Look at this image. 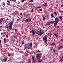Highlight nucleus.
<instances>
[{"mask_svg": "<svg viewBox=\"0 0 63 63\" xmlns=\"http://www.w3.org/2000/svg\"><path fill=\"white\" fill-rule=\"evenodd\" d=\"M43 31V30L41 29L40 31H38L36 32V34H37V35H38V36H41L43 34L45 33V32H42Z\"/></svg>", "mask_w": 63, "mask_h": 63, "instance_id": "f257e3e1", "label": "nucleus"}, {"mask_svg": "<svg viewBox=\"0 0 63 63\" xmlns=\"http://www.w3.org/2000/svg\"><path fill=\"white\" fill-rule=\"evenodd\" d=\"M13 22H10L9 23V29L11 30L12 29V26H13Z\"/></svg>", "mask_w": 63, "mask_h": 63, "instance_id": "f03ea898", "label": "nucleus"}, {"mask_svg": "<svg viewBox=\"0 0 63 63\" xmlns=\"http://www.w3.org/2000/svg\"><path fill=\"white\" fill-rule=\"evenodd\" d=\"M42 56L41 55L39 54H37L36 55V58L37 59H39L41 58V57Z\"/></svg>", "mask_w": 63, "mask_h": 63, "instance_id": "7ed1b4c3", "label": "nucleus"}, {"mask_svg": "<svg viewBox=\"0 0 63 63\" xmlns=\"http://www.w3.org/2000/svg\"><path fill=\"white\" fill-rule=\"evenodd\" d=\"M25 47L26 48H28V49H29L30 48V46L29 45L26 44L25 45Z\"/></svg>", "mask_w": 63, "mask_h": 63, "instance_id": "20e7f679", "label": "nucleus"}, {"mask_svg": "<svg viewBox=\"0 0 63 63\" xmlns=\"http://www.w3.org/2000/svg\"><path fill=\"white\" fill-rule=\"evenodd\" d=\"M55 22H57V23H58V22L60 21L59 19L57 18V17L55 18Z\"/></svg>", "mask_w": 63, "mask_h": 63, "instance_id": "39448f33", "label": "nucleus"}, {"mask_svg": "<svg viewBox=\"0 0 63 63\" xmlns=\"http://www.w3.org/2000/svg\"><path fill=\"white\" fill-rule=\"evenodd\" d=\"M47 37H44L43 38V40L44 41H45V42H47Z\"/></svg>", "mask_w": 63, "mask_h": 63, "instance_id": "423d86ee", "label": "nucleus"}, {"mask_svg": "<svg viewBox=\"0 0 63 63\" xmlns=\"http://www.w3.org/2000/svg\"><path fill=\"white\" fill-rule=\"evenodd\" d=\"M4 21H5V19L4 18H1L0 20V23H1L2 22H4Z\"/></svg>", "mask_w": 63, "mask_h": 63, "instance_id": "0eeeda50", "label": "nucleus"}, {"mask_svg": "<svg viewBox=\"0 0 63 63\" xmlns=\"http://www.w3.org/2000/svg\"><path fill=\"white\" fill-rule=\"evenodd\" d=\"M62 48H63V45L61 46L58 47L57 48V50H60V49H61Z\"/></svg>", "mask_w": 63, "mask_h": 63, "instance_id": "6e6552de", "label": "nucleus"}, {"mask_svg": "<svg viewBox=\"0 0 63 63\" xmlns=\"http://www.w3.org/2000/svg\"><path fill=\"white\" fill-rule=\"evenodd\" d=\"M31 32L32 33V34L33 35H35V34H36V32L34 30H32L31 31Z\"/></svg>", "mask_w": 63, "mask_h": 63, "instance_id": "1a4fd4ad", "label": "nucleus"}, {"mask_svg": "<svg viewBox=\"0 0 63 63\" xmlns=\"http://www.w3.org/2000/svg\"><path fill=\"white\" fill-rule=\"evenodd\" d=\"M7 2L8 3H7L6 4L8 5H10V1L9 0H7Z\"/></svg>", "mask_w": 63, "mask_h": 63, "instance_id": "9d476101", "label": "nucleus"}, {"mask_svg": "<svg viewBox=\"0 0 63 63\" xmlns=\"http://www.w3.org/2000/svg\"><path fill=\"white\" fill-rule=\"evenodd\" d=\"M39 8H40V9H41V6L37 7H36L35 8V9L36 10H38V9H39Z\"/></svg>", "mask_w": 63, "mask_h": 63, "instance_id": "9b49d317", "label": "nucleus"}, {"mask_svg": "<svg viewBox=\"0 0 63 63\" xmlns=\"http://www.w3.org/2000/svg\"><path fill=\"white\" fill-rule=\"evenodd\" d=\"M55 23H54V26H56L57 25V23H57L56 22H55Z\"/></svg>", "mask_w": 63, "mask_h": 63, "instance_id": "f8f14e48", "label": "nucleus"}, {"mask_svg": "<svg viewBox=\"0 0 63 63\" xmlns=\"http://www.w3.org/2000/svg\"><path fill=\"white\" fill-rule=\"evenodd\" d=\"M51 17H54V15H53L52 14H51Z\"/></svg>", "mask_w": 63, "mask_h": 63, "instance_id": "ddd939ff", "label": "nucleus"}, {"mask_svg": "<svg viewBox=\"0 0 63 63\" xmlns=\"http://www.w3.org/2000/svg\"><path fill=\"white\" fill-rule=\"evenodd\" d=\"M51 22L52 23H54V22H55V21L53 20V21H51Z\"/></svg>", "mask_w": 63, "mask_h": 63, "instance_id": "4468645a", "label": "nucleus"}, {"mask_svg": "<svg viewBox=\"0 0 63 63\" xmlns=\"http://www.w3.org/2000/svg\"><path fill=\"white\" fill-rule=\"evenodd\" d=\"M54 15H55V16H57V13L56 12H54Z\"/></svg>", "mask_w": 63, "mask_h": 63, "instance_id": "2eb2a0df", "label": "nucleus"}, {"mask_svg": "<svg viewBox=\"0 0 63 63\" xmlns=\"http://www.w3.org/2000/svg\"><path fill=\"white\" fill-rule=\"evenodd\" d=\"M54 35L55 36H56L57 38V37L58 36V35L57 34H54Z\"/></svg>", "mask_w": 63, "mask_h": 63, "instance_id": "dca6fc26", "label": "nucleus"}, {"mask_svg": "<svg viewBox=\"0 0 63 63\" xmlns=\"http://www.w3.org/2000/svg\"><path fill=\"white\" fill-rule=\"evenodd\" d=\"M29 20L30 21H31V18L29 17Z\"/></svg>", "mask_w": 63, "mask_h": 63, "instance_id": "f3484780", "label": "nucleus"}, {"mask_svg": "<svg viewBox=\"0 0 63 63\" xmlns=\"http://www.w3.org/2000/svg\"><path fill=\"white\" fill-rule=\"evenodd\" d=\"M30 2H31V3H32L33 2V0H30Z\"/></svg>", "mask_w": 63, "mask_h": 63, "instance_id": "a211bd4d", "label": "nucleus"}, {"mask_svg": "<svg viewBox=\"0 0 63 63\" xmlns=\"http://www.w3.org/2000/svg\"><path fill=\"white\" fill-rule=\"evenodd\" d=\"M45 5L44 6V7H45L46 6V5H47V3H45Z\"/></svg>", "mask_w": 63, "mask_h": 63, "instance_id": "6ab92c4d", "label": "nucleus"}, {"mask_svg": "<svg viewBox=\"0 0 63 63\" xmlns=\"http://www.w3.org/2000/svg\"><path fill=\"white\" fill-rule=\"evenodd\" d=\"M5 27L7 29L9 28V27L7 25H6V26H5Z\"/></svg>", "mask_w": 63, "mask_h": 63, "instance_id": "aec40b11", "label": "nucleus"}, {"mask_svg": "<svg viewBox=\"0 0 63 63\" xmlns=\"http://www.w3.org/2000/svg\"><path fill=\"white\" fill-rule=\"evenodd\" d=\"M8 55L9 56V57H10V56H11L12 55H11V54L10 53L8 54Z\"/></svg>", "mask_w": 63, "mask_h": 63, "instance_id": "412c9836", "label": "nucleus"}, {"mask_svg": "<svg viewBox=\"0 0 63 63\" xmlns=\"http://www.w3.org/2000/svg\"><path fill=\"white\" fill-rule=\"evenodd\" d=\"M59 18L60 19H62V17L61 16H60L59 17Z\"/></svg>", "mask_w": 63, "mask_h": 63, "instance_id": "4be33fe9", "label": "nucleus"}, {"mask_svg": "<svg viewBox=\"0 0 63 63\" xmlns=\"http://www.w3.org/2000/svg\"><path fill=\"white\" fill-rule=\"evenodd\" d=\"M26 21H27V22H28V21H29V20L28 19H27L26 20Z\"/></svg>", "mask_w": 63, "mask_h": 63, "instance_id": "5701e85b", "label": "nucleus"}, {"mask_svg": "<svg viewBox=\"0 0 63 63\" xmlns=\"http://www.w3.org/2000/svg\"><path fill=\"white\" fill-rule=\"evenodd\" d=\"M22 42L23 45H24V41H22Z\"/></svg>", "mask_w": 63, "mask_h": 63, "instance_id": "b1692460", "label": "nucleus"}, {"mask_svg": "<svg viewBox=\"0 0 63 63\" xmlns=\"http://www.w3.org/2000/svg\"><path fill=\"white\" fill-rule=\"evenodd\" d=\"M61 61H63V56L62 57V58L61 59Z\"/></svg>", "mask_w": 63, "mask_h": 63, "instance_id": "393cba45", "label": "nucleus"}, {"mask_svg": "<svg viewBox=\"0 0 63 63\" xmlns=\"http://www.w3.org/2000/svg\"><path fill=\"white\" fill-rule=\"evenodd\" d=\"M7 58H5L4 59V60L5 61H7Z\"/></svg>", "mask_w": 63, "mask_h": 63, "instance_id": "a878e982", "label": "nucleus"}, {"mask_svg": "<svg viewBox=\"0 0 63 63\" xmlns=\"http://www.w3.org/2000/svg\"><path fill=\"white\" fill-rule=\"evenodd\" d=\"M11 1H16V0H12Z\"/></svg>", "mask_w": 63, "mask_h": 63, "instance_id": "bb28decb", "label": "nucleus"}, {"mask_svg": "<svg viewBox=\"0 0 63 63\" xmlns=\"http://www.w3.org/2000/svg\"><path fill=\"white\" fill-rule=\"evenodd\" d=\"M3 40L4 41V42H6V38H4L3 39Z\"/></svg>", "mask_w": 63, "mask_h": 63, "instance_id": "cd10ccee", "label": "nucleus"}, {"mask_svg": "<svg viewBox=\"0 0 63 63\" xmlns=\"http://www.w3.org/2000/svg\"><path fill=\"white\" fill-rule=\"evenodd\" d=\"M33 62H35V61H36V59H33Z\"/></svg>", "mask_w": 63, "mask_h": 63, "instance_id": "c85d7f7f", "label": "nucleus"}, {"mask_svg": "<svg viewBox=\"0 0 63 63\" xmlns=\"http://www.w3.org/2000/svg\"><path fill=\"white\" fill-rule=\"evenodd\" d=\"M29 63H31V60H29Z\"/></svg>", "mask_w": 63, "mask_h": 63, "instance_id": "c756f323", "label": "nucleus"}, {"mask_svg": "<svg viewBox=\"0 0 63 63\" xmlns=\"http://www.w3.org/2000/svg\"><path fill=\"white\" fill-rule=\"evenodd\" d=\"M39 11H43V9H40L39 10Z\"/></svg>", "mask_w": 63, "mask_h": 63, "instance_id": "7c9ffc66", "label": "nucleus"}, {"mask_svg": "<svg viewBox=\"0 0 63 63\" xmlns=\"http://www.w3.org/2000/svg\"><path fill=\"white\" fill-rule=\"evenodd\" d=\"M43 20H45V19H46V18H45V17H43Z\"/></svg>", "mask_w": 63, "mask_h": 63, "instance_id": "2f4dec72", "label": "nucleus"}, {"mask_svg": "<svg viewBox=\"0 0 63 63\" xmlns=\"http://www.w3.org/2000/svg\"><path fill=\"white\" fill-rule=\"evenodd\" d=\"M55 43H52V45H55Z\"/></svg>", "mask_w": 63, "mask_h": 63, "instance_id": "473e14b6", "label": "nucleus"}, {"mask_svg": "<svg viewBox=\"0 0 63 63\" xmlns=\"http://www.w3.org/2000/svg\"><path fill=\"white\" fill-rule=\"evenodd\" d=\"M49 36H52V34L51 33H50L49 34Z\"/></svg>", "mask_w": 63, "mask_h": 63, "instance_id": "72a5a7b5", "label": "nucleus"}, {"mask_svg": "<svg viewBox=\"0 0 63 63\" xmlns=\"http://www.w3.org/2000/svg\"><path fill=\"white\" fill-rule=\"evenodd\" d=\"M20 16H22V13H20Z\"/></svg>", "mask_w": 63, "mask_h": 63, "instance_id": "f704fd0d", "label": "nucleus"}, {"mask_svg": "<svg viewBox=\"0 0 63 63\" xmlns=\"http://www.w3.org/2000/svg\"><path fill=\"white\" fill-rule=\"evenodd\" d=\"M30 45L31 46H32V44L31 43H30Z\"/></svg>", "mask_w": 63, "mask_h": 63, "instance_id": "c9c22d12", "label": "nucleus"}, {"mask_svg": "<svg viewBox=\"0 0 63 63\" xmlns=\"http://www.w3.org/2000/svg\"><path fill=\"white\" fill-rule=\"evenodd\" d=\"M8 34H7L6 35V37H8Z\"/></svg>", "mask_w": 63, "mask_h": 63, "instance_id": "e433bc0d", "label": "nucleus"}, {"mask_svg": "<svg viewBox=\"0 0 63 63\" xmlns=\"http://www.w3.org/2000/svg\"><path fill=\"white\" fill-rule=\"evenodd\" d=\"M56 28H57V29H58V28H59V26H57V27Z\"/></svg>", "mask_w": 63, "mask_h": 63, "instance_id": "4c0bfd02", "label": "nucleus"}, {"mask_svg": "<svg viewBox=\"0 0 63 63\" xmlns=\"http://www.w3.org/2000/svg\"><path fill=\"white\" fill-rule=\"evenodd\" d=\"M15 31H17V30L16 29H15Z\"/></svg>", "mask_w": 63, "mask_h": 63, "instance_id": "58836bf2", "label": "nucleus"}, {"mask_svg": "<svg viewBox=\"0 0 63 63\" xmlns=\"http://www.w3.org/2000/svg\"><path fill=\"white\" fill-rule=\"evenodd\" d=\"M37 52H40V51L39 50H38L37 51Z\"/></svg>", "mask_w": 63, "mask_h": 63, "instance_id": "ea45409f", "label": "nucleus"}, {"mask_svg": "<svg viewBox=\"0 0 63 63\" xmlns=\"http://www.w3.org/2000/svg\"><path fill=\"white\" fill-rule=\"evenodd\" d=\"M24 0H22L21 2H24Z\"/></svg>", "mask_w": 63, "mask_h": 63, "instance_id": "a19ab883", "label": "nucleus"}, {"mask_svg": "<svg viewBox=\"0 0 63 63\" xmlns=\"http://www.w3.org/2000/svg\"><path fill=\"white\" fill-rule=\"evenodd\" d=\"M61 41H62V42H63V39H61Z\"/></svg>", "mask_w": 63, "mask_h": 63, "instance_id": "79ce46f5", "label": "nucleus"}, {"mask_svg": "<svg viewBox=\"0 0 63 63\" xmlns=\"http://www.w3.org/2000/svg\"><path fill=\"white\" fill-rule=\"evenodd\" d=\"M53 52H55V51H56V50H54L53 51Z\"/></svg>", "mask_w": 63, "mask_h": 63, "instance_id": "37998d69", "label": "nucleus"}, {"mask_svg": "<svg viewBox=\"0 0 63 63\" xmlns=\"http://www.w3.org/2000/svg\"><path fill=\"white\" fill-rule=\"evenodd\" d=\"M20 53H23V51H20Z\"/></svg>", "mask_w": 63, "mask_h": 63, "instance_id": "c03bdc74", "label": "nucleus"}, {"mask_svg": "<svg viewBox=\"0 0 63 63\" xmlns=\"http://www.w3.org/2000/svg\"><path fill=\"white\" fill-rule=\"evenodd\" d=\"M32 59L33 60V59H34V57H33V56L32 57Z\"/></svg>", "mask_w": 63, "mask_h": 63, "instance_id": "a18cd8bd", "label": "nucleus"}, {"mask_svg": "<svg viewBox=\"0 0 63 63\" xmlns=\"http://www.w3.org/2000/svg\"><path fill=\"white\" fill-rule=\"evenodd\" d=\"M61 7H63V4H62L61 5Z\"/></svg>", "mask_w": 63, "mask_h": 63, "instance_id": "49530a36", "label": "nucleus"}, {"mask_svg": "<svg viewBox=\"0 0 63 63\" xmlns=\"http://www.w3.org/2000/svg\"><path fill=\"white\" fill-rule=\"evenodd\" d=\"M33 12V9H32L31 11L32 13Z\"/></svg>", "mask_w": 63, "mask_h": 63, "instance_id": "de8ad7c7", "label": "nucleus"}, {"mask_svg": "<svg viewBox=\"0 0 63 63\" xmlns=\"http://www.w3.org/2000/svg\"><path fill=\"white\" fill-rule=\"evenodd\" d=\"M10 30H14V29L13 28V29H12V30L11 29Z\"/></svg>", "mask_w": 63, "mask_h": 63, "instance_id": "09e8293b", "label": "nucleus"}, {"mask_svg": "<svg viewBox=\"0 0 63 63\" xmlns=\"http://www.w3.org/2000/svg\"><path fill=\"white\" fill-rule=\"evenodd\" d=\"M1 40H0V44H1Z\"/></svg>", "mask_w": 63, "mask_h": 63, "instance_id": "8fccbe9b", "label": "nucleus"}, {"mask_svg": "<svg viewBox=\"0 0 63 63\" xmlns=\"http://www.w3.org/2000/svg\"><path fill=\"white\" fill-rule=\"evenodd\" d=\"M26 52H29V51H28L27 50L26 51Z\"/></svg>", "mask_w": 63, "mask_h": 63, "instance_id": "3c124183", "label": "nucleus"}, {"mask_svg": "<svg viewBox=\"0 0 63 63\" xmlns=\"http://www.w3.org/2000/svg\"><path fill=\"white\" fill-rule=\"evenodd\" d=\"M42 60H39V62H42Z\"/></svg>", "mask_w": 63, "mask_h": 63, "instance_id": "603ef678", "label": "nucleus"}, {"mask_svg": "<svg viewBox=\"0 0 63 63\" xmlns=\"http://www.w3.org/2000/svg\"><path fill=\"white\" fill-rule=\"evenodd\" d=\"M3 4L4 5H5V3H3Z\"/></svg>", "mask_w": 63, "mask_h": 63, "instance_id": "864d4df0", "label": "nucleus"}, {"mask_svg": "<svg viewBox=\"0 0 63 63\" xmlns=\"http://www.w3.org/2000/svg\"><path fill=\"white\" fill-rule=\"evenodd\" d=\"M28 56V55L27 54V55H26V56H25L27 57V56Z\"/></svg>", "mask_w": 63, "mask_h": 63, "instance_id": "5fc2aeb1", "label": "nucleus"}, {"mask_svg": "<svg viewBox=\"0 0 63 63\" xmlns=\"http://www.w3.org/2000/svg\"><path fill=\"white\" fill-rule=\"evenodd\" d=\"M63 13V11H61V13Z\"/></svg>", "mask_w": 63, "mask_h": 63, "instance_id": "6e6d98bb", "label": "nucleus"}, {"mask_svg": "<svg viewBox=\"0 0 63 63\" xmlns=\"http://www.w3.org/2000/svg\"><path fill=\"white\" fill-rule=\"evenodd\" d=\"M59 12H60V13H61V11H59Z\"/></svg>", "mask_w": 63, "mask_h": 63, "instance_id": "4d7b16f0", "label": "nucleus"}, {"mask_svg": "<svg viewBox=\"0 0 63 63\" xmlns=\"http://www.w3.org/2000/svg\"><path fill=\"white\" fill-rule=\"evenodd\" d=\"M1 35H3V33H1Z\"/></svg>", "mask_w": 63, "mask_h": 63, "instance_id": "13d9d810", "label": "nucleus"}, {"mask_svg": "<svg viewBox=\"0 0 63 63\" xmlns=\"http://www.w3.org/2000/svg\"><path fill=\"white\" fill-rule=\"evenodd\" d=\"M16 14H18V13H16Z\"/></svg>", "mask_w": 63, "mask_h": 63, "instance_id": "bf43d9fd", "label": "nucleus"}, {"mask_svg": "<svg viewBox=\"0 0 63 63\" xmlns=\"http://www.w3.org/2000/svg\"><path fill=\"white\" fill-rule=\"evenodd\" d=\"M30 33L31 32V31H30Z\"/></svg>", "mask_w": 63, "mask_h": 63, "instance_id": "052dcab7", "label": "nucleus"}, {"mask_svg": "<svg viewBox=\"0 0 63 63\" xmlns=\"http://www.w3.org/2000/svg\"><path fill=\"white\" fill-rule=\"evenodd\" d=\"M62 19L63 20V18H62Z\"/></svg>", "mask_w": 63, "mask_h": 63, "instance_id": "680f3d73", "label": "nucleus"}]
</instances>
